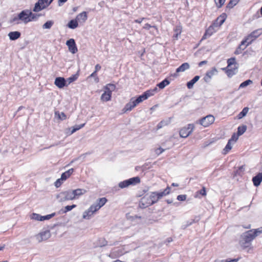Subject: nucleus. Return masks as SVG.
I'll return each instance as SVG.
<instances>
[{"mask_svg": "<svg viewBox=\"0 0 262 262\" xmlns=\"http://www.w3.org/2000/svg\"><path fill=\"white\" fill-rule=\"evenodd\" d=\"M250 230L242 233L239 237V244L243 249L249 248L251 246V242L254 239Z\"/></svg>", "mask_w": 262, "mask_h": 262, "instance_id": "f257e3e1", "label": "nucleus"}, {"mask_svg": "<svg viewBox=\"0 0 262 262\" xmlns=\"http://www.w3.org/2000/svg\"><path fill=\"white\" fill-rule=\"evenodd\" d=\"M225 15H221L218 17L213 24L211 25L206 31L205 33L203 35L202 39H205L207 37H210L214 32L216 31L215 28L221 26L225 20Z\"/></svg>", "mask_w": 262, "mask_h": 262, "instance_id": "f03ea898", "label": "nucleus"}, {"mask_svg": "<svg viewBox=\"0 0 262 262\" xmlns=\"http://www.w3.org/2000/svg\"><path fill=\"white\" fill-rule=\"evenodd\" d=\"M170 187H167V188L164 190V191L160 192H151L149 195L150 196L151 202L152 205L156 203L158 201L162 198L163 196L168 194L170 192Z\"/></svg>", "mask_w": 262, "mask_h": 262, "instance_id": "7ed1b4c3", "label": "nucleus"}, {"mask_svg": "<svg viewBox=\"0 0 262 262\" xmlns=\"http://www.w3.org/2000/svg\"><path fill=\"white\" fill-rule=\"evenodd\" d=\"M56 198L60 202L75 199L72 190L61 192L56 195Z\"/></svg>", "mask_w": 262, "mask_h": 262, "instance_id": "20e7f679", "label": "nucleus"}, {"mask_svg": "<svg viewBox=\"0 0 262 262\" xmlns=\"http://www.w3.org/2000/svg\"><path fill=\"white\" fill-rule=\"evenodd\" d=\"M140 182V179L139 177H133L128 180L120 182L118 186L121 188H126L129 185H135Z\"/></svg>", "mask_w": 262, "mask_h": 262, "instance_id": "39448f33", "label": "nucleus"}, {"mask_svg": "<svg viewBox=\"0 0 262 262\" xmlns=\"http://www.w3.org/2000/svg\"><path fill=\"white\" fill-rule=\"evenodd\" d=\"M151 200L149 194H147L141 199L139 202V207L142 208H145L152 205Z\"/></svg>", "mask_w": 262, "mask_h": 262, "instance_id": "423d86ee", "label": "nucleus"}, {"mask_svg": "<svg viewBox=\"0 0 262 262\" xmlns=\"http://www.w3.org/2000/svg\"><path fill=\"white\" fill-rule=\"evenodd\" d=\"M193 125L189 124L187 127H183L180 131V136L182 138H186L192 132Z\"/></svg>", "mask_w": 262, "mask_h": 262, "instance_id": "0eeeda50", "label": "nucleus"}, {"mask_svg": "<svg viewBox=\"0 0 262 262\" xmlns=\"http://www.w3.org/2000/svg\"><path fill=\"white\" fill-rule=\"evenodd\" d=\"M29 9L23 10L18 14V18L20 19V21L25 24L30 22L29 18Z\"/></svg>", "mask_w": 262, "mask_h": 262, "instance_id": "6e6552de", "label": "nucleus"}, {"mask_svg": "<svg viewBox=\"0 0 262 262\" xmlns=\"http://www.w3.org/2000/svg\"><path fill=\"white\" fill-rule=\"evenodd\" d=\"M214 121V117L212 115H209L200 120V124L205 127H207L213 123Z\"/></svg>", "mask_w": 262, "mask_h": 262, "instance_id": "1a4fd4ad", "label": "nucleus"}, {"mask_svg": "<svg viewBox=\"0 0 262 262\" xmlns=\"http://www.w3.org/2000/svg\"><path fill=\"white\" fill-rule=\"evenodd\" d=\"M51 236V233L49 230H47L44 231L40 232L38 234L36 235V238L38 242H41L43 241H46Z\"/></svg>", "mask_w": 262, "mask_h": 262, "instance_id": "9d476101", "label": "nucleus"}, {"mask_svg": "<svg viewBox=\"0 0 262 262\" xmlns=\"http://www.w3.org/2000/svg\"><path fill=\"white\" fill-rule=\"evenodd\" d=\"M139 103L136 101V99L134 97L132 98L129 102L127 103L124 107L123 110L124 113L130 111L133 108L136 106Z\"/></svg>", "mask_w": 262, "mask_h": 262, "instance_id": "9b49d317", "label": "nucleus"}, {"mask_svg": "<svg viewBox=\"0 0 262 262\" xmlns=\"http://www.w3.org/2000/svg\"><path fill=\"white\" fill-rule=\"evenodd\" d=\"M66 45L68 47L69 50L73 54L76 53L78 50L76 45L75 40L71 38L68 40L66 42Z\"/></svg>", "mask_w": 262, "mask_h": 262, "instance_id": "f8f14e48", "label": "nucleus"}, {"mask_svg": "<svg viewBox=\"0 0 262 262\" xmlns=\"http://www.w3.org/2000/svg\"><path fill=\"white\" fill-rule=\"evenodd\" d=\"M217 73V69L215 67L212 68L210 70L206 72L205 76L203 78L204 80L206 83L209 82L212 77Z\"/></svg>", "mask_w": 262, "mask_h": 262, "instance_id": "ddd939ff", "label": "nucleus"}, {"mask_svg": "<svg viewBox=\"0 0 262 262\" xmlns=\"http://www.w3.org/2000/svg\"><path fill=\"white\" fill-rule=\"evenodd\" d=\"M95 208L92 205L87 210H85L83 213L82 217L84 219L89 220L93 216V214L95 213L97 211H94Z\"/></svg>", "mask_w": 262, "mask_h": 262, "instance_id": "4468645a", "label": "nucleus"}, {"mask_svg": "<svg viewBox=\"0 0 262 262\" xmlns=\"http://www.w3.org/2000/svg\"><path fill=\"white\" fill-rule=\"evenodd\" d=\"M261 33L262 31L260 29L255 30L253 31L250 34H249L245 40H247V42L248 40L251 39V40L249 41L251 43L253 40L257 38Z\"/></svg>", "mask_w": 262, "mask_h": 262, "instance_id": "2eb2a0df", "label": "nucleus"}, {"mask_svg": "<svg viewBox=\"0 0 262 262\" xmlns=\"http://www.w3.org/2000/svg\"><path fill=\"white\" fill-rule=\"evenodd\" d=\"M107 202V199L105 198H102L99 199L95 204L92 205L95 208L94 211H98L101 207H102Z\"/></svg>", "mask_w": 262, "mask_h": 262, "instance_id": "dca6fc26", "label": "nucleus"}, {"mask_svg": "<svg viewBox=\"0 0 262 262\" xmlns=\"http://www.w3.org/2000/svg\"><path fill=\"white\" fill-rule=\"evenodd\" d=\"M54 84L59 89L66 85V81L63 77H59L55 78Z\"/></svg>", "mask_w": 262, "mask_h": 262, "instance_id": "f3484780", "label": "nucleus"}, {"mask_svg": "<svg viewBox=\"0 0 262 262\" xmlns=\"http://www.w3.org/2000/svg\"><path fill=\"white\" fill-rule=\"evenodd\" d=\"M238 68L237 66H235V67H231V68H222V70L225 71L227 75L229 77H231L233 75L235 74L237 71V69Z\"/></svg>", "mask_w": 262, "mask_h": 262, "instance_id": "a211bd4d", "label": "nucleus"}, {"mask_svg": "<svg viewBox=\"0 0 262 262\" xmlns=\"http://www.w3.org/2000/svg\"><path fill=\"white\" fill-rule=\"evenodd\" d=\"M252 181L255 186H258L262 181V173L259 172L252 178Z\"/></svg>", "mask_w": 262, "mask_h": 262, "instance_id": "6ab92c4d", "label": "nucleus"}, {"mask_svg": "<svg viewBox=\"0 0 262 262\" xmlns=\"http://www.w3.org/2000/svg\"><path fill=\"white\" fill-rule=\"evenodd\" d=\"M88 18L87 13L83 11L79 14H78L76 17L77 21L79 22L84 23L86 21Z\"/></svg>", "mask_w": 262, "mask_h": 262, "instance_id": "aec40b11", "label": "nucleus"}, {"mask_svg": "<svg viewBox=\"0 0 262 262\" xmlns=\"http://www.w3.org/2000/svg\"><path fill=\"white\" fill-rule=\"evenodd\" d=\"M112 93L110 91L105 90L101 96V100L102 101H108L111 100Z\"/></svg>", "mask_w": 262, "mask_h": 262, "instance_id": "412c9836", "label": "nucleus"}, {"mask_svg": "<svg viewBox=\"0 0 262 262\" xmlns=\"http://www.w3.org/2000/svg\"><path fill=\"white\" fill-rule=\"evenodd\" d=\"M20 33L18 31L10 32L8 34V36L10 40H15L19 38L20 36Z\"/></svg>", "mask_w": 262, "mask_h": 262, "instance_id": "4be33fe9", "label": "nucleus"}, {"mask_svg": "<svg viewBox=\"0 0 262 262\" xmlns=\"http://www.w3.org/2000/svg\"><path fill=\"white\" fill-rule=\"evenodd\" d=\"M73 195H74V199H76L78 198L79 196L83 195L84 194L86 191L84 189H77L75 190H72Z\"/></svg>", "mask_w": 262, "mask_h": 262, "instance_id": "5701e85b", "label": "nucleus"}, {"mask_svg": "<svg viewBox=\"0 0 262 262\" xmlns=\"http://www.w3.org/2000/svg\"><path fill=\"white\" fill-rule=\"evenodd\" d=\"M189 68L190 66L189 63L187 62H185L181 64L178 68L177 69L176 72L179 73L184 72L185 70L189 69Z\"/></svg>", "mask_w": 262, "mask_h": 262, "instance_id": "b1692460", "label": "nucleus"}, {"mask_svg": "<svg viewBox=\"0 0 262 262\" xmlns=\"http://www.w3.org/2000/svg\"><path fill=\"white\" fill-rule=\"evenodd\" d=\"M200 79L199 76H194L192 79L187 82V86L189 89H191L193 88L194 84L196 82Z\"/></svg>", "mask_w": 262, "mask_h": 262, "instance_id": "393cba45", "label": "nucleus"}, {"mask_svg": "<svg viewBox=\"0 0 262 262\" xmlns=\"http://www.w3.org/2000/svg\"><path fill=\"white\" fill-rule=\"evenodd\" d=\"M78 21L76 19L71 20L68 24V27L72 29H74L78 27Z\"/></svg>", "mask_w": 262, "mask_h": 262, "instance_id": "a878e982", "label": "nucleus"}, {"mask_svg": "<svg viewBox=\"0 0 262 262\" xmlns=\"http://www.w3.org/2000/svg\"><path fill=\"white\" fill-rule=\"evenodd\" d=\"M158 89L157 88H154L152 90L146 91L144 93L147 96L148 99L149 97L153 96L156 93H157Z\"/></svg>", "mask_w": 262, "mask_h": 262, "instance_id": "bb28decb", "label": "nucleus"}, {"mask_svg": "<svg viewBox=\"0 0 262 262\" xmlns=\"http://www.w3.org/2000/svg\"><path fill=\"white\" fill-rule=\"evenodd\" d=\"M85 125V123L81 124L80 125H76L73 127L72 130L70 132L69 134L68 133H67L68 135H71L77 130L80 129V128H82Z\"/></svg>", "mask_w": 262, "mask_h": 262, "instance_id": "cd10ccee", "label": "nucleus"}, {"mask_svg": "<svg viewBox=\"0 0 262 262\" xmlns=\"http://www.w3.org/2000/svg\"><path fill=\"white\" fill-rule=\"evenodd\" d=\"M232 142H231V140H228V142L224 148L223 151H224V154H226L227 152H228L232 148V145L233 144Z\"/></svg>", "mask_w": 262, "mask_h": 262, "instance_id": "c85d7f7f", "label": "nucleus"}, {"mask_svg": "<svg viewBox=\"0 0 262 262\" xmlns=\"http://www.w3.org/2000/svg\"><path fill=\"white\" fill-rule=\"evenodd\" d=\"M250 231H252L251 233L255 238L256 236L262 233V227L256 229H251Z\"/></svg>", "mask_w": 262, "mask_h": 262, "instance_id": "c756f323", "label": "nucleus"}, {"mask_svg": "<svg viewBox=\"0 0 262 262\" xmlns=\"http://www.w3.org/2000/svg\"><path fill=\"white\" fill-rule=\"evenodd\" d=\"M247 129V126L245 125H243L242 126H238L237 128V134L239 136L243 135Z\"/></svg>", "mask_w": 262, "mask_h": 262, "instance_id": "7c9ffc66", "label": "nucleus"}, {"mask_svg": "<svg viewBox=\"0 0 262 262\" xmlns=\"http://www.w3.org/2000/svg\"><path fill=\"white\" fill-rule=\"evenodd\" d=\"M44 9V7L43 6H41V5H40V2L39 1H38L35 4V6L33 9V11L34 12H39L42 10Z\"/></svg>", "mask_w": 262, "mask_h": 262, "instance_id": "2f4dec72", "label": "nucleus"}, {"mask_svg": "<svg viewBox=\"0 0 262 262\" xmlns=\"http://www.w3.org/2000/svg\"><path fill=\"white\" fill-rule=\"evenodd\" d=\"M29 18L30 19V21L33 20H36L40 15L37 14L35 13H33L30 10H29Z\"/></svg>", "mask_w": 262, "mask_h": 262, "instance_id": "473e14b6", "label": "nucleus"}, {"mask_svg": "<svg viewBox=\"0 0 262 262\" xmlns=\"http://www.w3.org/2000/svg\"><path fill=\"white\" fill-rule=\"evenodd\" d=\"M54 25V21L53 20H48L42 25V28L43 29H50Z\"/></svg>", "mask_w": 262, "mask_h": 262, "instance_id": "72a5a7b5", "label": "nucleus"}, {"mask_svg": "<svg viewBox=\"0 0 262 262\" xmlns=\"http://www.w3.org/2000/svg\"><path fill=\"white\" fill-rule=\"evenodd\" d=\"M228 63V66L227 68H231L232 67V66H233L234 67H235V66H237V63L235 61V58H231L228 59L227 60Z\"/></svg>", "mask_w": 262, "mask_h": 262, "instance_id": "f704fd0d", "label": "nucleus"}, {"mask_svg": "<svg viewBox=\"0 0 262 262\" xmlns=\"http://www.w3.org/2000/svg\"><path fill=\"white\" fill-rule=\"evenodd\" d=\"M169 83V81L167 79H165L164 80L160 82L157 85L160 89H163L166 85H168Z\"/></svg>", "mask_w": 262, "mask_h": 262, "instance_id": "c9c22d12", "label": "nucleus"}, {"mask_svg": "<svg viewBox=\"0 0 262 262\" xmlns=\"http://www.w3.org/2000/svg\"><path fill=\"white\" fill-rule=\"evenodd\" d=\"M247 43V40H243L241 44L239 45V46H238V47L236 49V50L234 52V54H236V55H238V54H239L242 53V51H241V47H242L243 46H244L245 44H246Z\"/></svg>", "mask_w": 262, "mask_h": 262, "instance_id": "e433bc0d", "label": "nucleus"}, {"mask_svg": "<svg viewBox=\"0 0 262 262\" xmlns=\"http://www.w3.org/2000/svg\"><path fill=\"white\" fill-rule=\"evenodd\" d=\"M239 0H230L227 5V7L229 9L232 8L235 6L238 2Z\"/></svg>", "mask_w": 262, "mask_h": 262, "instance_id": "4c0bfd02", "label": "nucleus"}, {"mask_svg": "<svg viewBox=\"0 0 262 262\" xmlns=\"http://www.w3.org/2000/svg\"><path fill=\"white\" fill-rule=\"evenodd\" d=\"M248 111H249V108L248 107H244L242 111L241 112L239 113V114H238V118L239 119L241 118H242L243 117H244V116H245L248 113Z\"/></svg>", "mask_w": 262, "mask_h": 262, "instance_id": "58836bf2", "label": "nucleus"}, {"mask_svg": "<svg viewBox=\"0 0 262 262\" xmlns=\"http://www.w3.org/2000/svg\"><path fill=\"white\" fill-rule=\"evenodd\" d=\"M182 29L181 27L177 26L174 29L175 34L173 35V37L177 39L178 38V36L181 33Z\"/></svg>", "mask_w": 262, "mask_h": 262, "instance_id": "ea45409f", "label": "nucleus"}, {"mask_svg": "<svg viewBox=\"0 0 262 262\" xmlns=\"http://www.w3.org/2000/svg\"><path fill=\"white\" fill-rule=\"evenodd\" d=\"M253 83V81L250 80V79H248V80H247L245 81H244L243 82H242L239 86V89H241V88H244L245 87H246L247 86L249 85V84H252Z\"/></svg>", "mask_w": 262, "mask_h": 262, "instance_id": "a19ab883", "label": "nucleus"}, {"mask_svg": "<svg viewBox=\"0 0 262 262\" xmlns=\"http://www.w3.org/2000/svg\"><path fill=\"white\" fill-rule=\"evenodd\" d=\"M116 88V86L113 84H107L104 86V89L107 91H110L112 93Z\"/></svg>", "mask_w": 262, "mask_h": 262, "instance_id": "79ce46f5", "label": "nucleus"}, {"mask_svg": "<svg viewBox=\"0 0 262 262\" xmlns=\"http://www.w3.org/2000/svg\"><path fill=\"white\" fill-rule=\"evenodd\" d=\"M31 219L32 220H36V221H41V215H40V214H37V213H33L32 215H31Z\"/></svg>", "mask_w": 262, "mask_h": 262, "instance_id": "37998d69", "label": "nucleus"}, {"mask_svg": "<svg viewBox=\"0 0 262 262\" xmlns=\"http://www.w3.org/2000/svg\"><path fill=\"white\" fill-rule=\"evenodd\" d=\"M55 215V213H53L45 216H41V221L44 220H48L54 217Z\"/></svg>", "mask_w": 262, "mask_h": 262, "instance_id": "c03bdc74", "label": "nucleus"}, {"mask_svg": "<svg viewBox=\"0 0 262 262\" xmlns=\"http://www.w3.org/2000/svg\"><path fill=\"white\" fill-rule=\"evenodd\" d=\"M11 23H15V24H19L20 23V19L18 18V14L14 17L12 19L10 20Z\"/></svg>", "mask_w": 262, "mask_h": 262, "instance_id": "a18cd8bd", "label": "nucleus"}, {"mask_svg": "<svg viewBox=\"0 0 262 262\" xmlns=\"http://www.w3.org/2000/svg\"><path fill=\"white\" fill-rule=\"evenodd\" d=\"M245 170L244 166H241L238 167L236 171V174L239 176H242Z\"/></svg>", "mask_w": 262, "mask_h": 262, "instance_id": "49530a36", "label": "nucleus"}, {"mask_svg": "<svg viewBox=\"0 0 262 262\" xmlns=\"http://www.w3.org/2000/svg\"><path fill=\"white\" fill-rule=\"evenodd\" d=\"M76 207V205H72L71 206H69V205L66 206L64 207V210L63 211V213H66L69 211H71L72 209L75 208Z\"/></svg>", "mask_w": 262, "mask_h": 262, "instance_id": "de8ad7c7", "label": "nucleus"}, {"mask_svg": "<svg viewBox=\"0 0 262 262\" xmlns=\"http://www.w3.org/2000/svg\"><path fill=\"white\" fill-rule=\"evenodd\" d=\"M78 77V74H75L72 75L71 77L68 78V81L69 83H70L74 81H75Z\"/></svg>", "mask_w": 262, "mask_h": 262, "instance_id": "09e8293b", "label": "nucleus"}, {"mask_svg": "<svg viewBox=\"0 0 262 262\" xmlns=\"http://www.w3.org/2000/svg\"><path fill=\"white\" fill-rule=\"evenodd\" d=\"M168 122L166 121H161L160 123L157 125V128L160 129L163 126L168 125Z\"/></svg>", "mask_w": 262, "mask_h": 262, "instance_id": "8fccbe9b", "label": "nucleus"}, {"mask_svg": "<svg viewBox=\"0 0 262 262\" xmlns=\"http://www.w3.org/2000/svg\"><path fill=\"white\" fill-rule=\"evenodd\" d=\"M238 137L239 136L237 134L236 135L234 133L232 135L231 138L229 140H231V142H232L233 143H234L237 140Z\"/></svg>", "mask_w": 262, "mask_h": 262, "instance_id": "3c124183", "label": "nucleus"}, {"mask_svg": "<svg viewBox=\"0 0 262 262\" xmlns=\"http://www.w3.org/2000/svg\"><path fill=\"white\" fill-rule=\"evenodd\" d=\"M226 0H219V3L215 2L217 8H220L224 4Z\"/></svg>", "mask_w": 262, "mask_h": 262, "instance_id": "603ef678", "label": "nucleus"}, {"mask_svg": "<svg viewBox=\"0 0 262 262\" xmlns=\"http://www.w3.org/2000/svg\"><path fill=\"white\" fill-rule=\"evenodd\" d=\"M186 199V195H179L177 196V200L181 201H185Z\"/></svg>", "mask_w": 262, "mask_h": 262, "instance_id": "864d4df0", "label": "nucleus"}, {"mask_svg": "<svg viewBox=\"0 0 262 262\" xmlns=\"http://www.w3.org/2000/svg\"><path fill=\"white\" fill-rule=\"evenodd\" d=\"M68 178H69V177L67 174L66 172L62 173L61 176V179L62 181H64L67 180Z\"/></svg>", "mask_w": 262, "mask_h": 262, "instance_id": "5fc2aeb1", "label": "nucleus"}, {"mask_svg": "<svg viewBox=\"0 0 262 262\" xmlns=\"http://www.w3.org/2000/svg\"><path fill=\"white\" fill-rule=\"evenodd\" d=\"M58 117L61 120H65L66 119V115L63 112L61 113V114L58 113Z\"/></svg>", "mask_w": 262, "mask_h": 262, "instance_id": "6e6d98bb", "label": "nucleus"}, {"mask_svg": "<svg viewBox=\"0 0 262 262\" xmlns=\"http://www.w3.org/2000/svg\"><path fill=\"white\" fill-rule=\"evenodd\" d=\"M61 181L62 180L61 178L57 180L55 182V186L56 187H59L61 184Z\"/></svg>", "mask_w": 262, "mask_h": 262, "instance_id": "4d7b16f0", "label": "nucleus"}, {"mask_svg": "<svg viewBox=\"0 0 262 262\" xmlns=\"http://www.w3.org/2000/svg\"><path fill=\"white\" fill-rule=\"evenodd\" d=\"M155 28L156 29H157L156 27L155 26H151L150 25L148 24H146L143 27V28L145 29H147V30H149L150 28Z\"/></svg>", "mask_w": 262, "mask_h": 262, "instance_id": "13d9d810", "label": "nucleus"}, {"mask_svg": "<svg viewBox=\"0 0 262 262\" xmlns=\"http://www.w3.org/2000/svg\"><path fill=\"white\" fill-rule=\"evenodd\" d=\"M164 151V149L160 147L156 150V152L157 155H160Z\"/></svg>", "mask_w": 262, "mask_h": 262, "instance_id": "bf43d9fd", "label": "nucleus"}, {"mask_svg": "<svg viewBox=\"0 0 262 262\" xmlns=\"http://www.w3.org/2000/svg\"><path fill=\"white\" fill-rule=\"evenodd\" d=\"M199 193H200V194H201L202 195H204V196L206 195V193L205 188L204 187H203V188L200 190Z\"/></svg>", "mask_w": 262, "mask_h": 262, "instance_id": "052dcab7", "label": "nucleus"}, {"mask_svg": "<svg viewBox=\"0 0 262 262\" xmlns=\"http://www.w3.org/2000/svg\"><path fill=\"white\" fill-rule=\"evenodd\" d=\"M67 174L68 175V176L70 177V176L74 172V169L71 168L69 169L68 170L66 171Z\"/></svg>", "mask_w": 262, "mask_h": 262, "instance_id": "680f3d73", "label": "nucleus"}, {"mask_svg": "<svg viewBox=\"0 0 262 262\" xmlns=\"http://www.w3.org/2000/svg\"><path fill=\"white\" fill-rule=\"evenodd\" d=\"M67 174L68 175V176L70 177V176L74 172V169L71 168L69 169L68 170L66 171Z\"/></svg>", "mask_w": 262, "mask_h": 262, "instance_id": "e2e57ef3", "label": "nucleus"}, {"mask_svg": "<svg viewBox=\"0 0 262 262\" xmlns=\"http://www.w3.org/2000/svg\"><path fill=\"white\" fill-rule=\"evenodd\" d=\"M67 174L68 175V176L70 177V176L74 172V169L71 168L69 169L68 170L66 171Z\"/></svg>", "mask_w": 262, "mask_h": 262, "instance_id": "0e129e2a", "label": "nucleus"}, {"mask_svg": "<svg viewBox=\"0 0 262 262\" xmlns=\"http://www.w3.org/2000/svg\"><path fill=\"white\" fill-rule=\"evenodd\" d=\"M107 245V242L105 239H102V242L101 243L100 246H105Z\"/></svg>", "mask_w": 262, "mask_h": 262, "instance_id": "69168bd1", "label": "nucleus"}, {"mask_svg": "<svg viewBox=\"0 0 262 262\" xmlns=\"http://www.w3.org/2000/svg\"><path fill=\"white\" fill-rule=\"evenodd\" d=\"M67 1V0H58V5L59 6H61Z\"/></svg>", "mask_w": 262, "mask_h": 262, "instance_id": "338daca9", "label": "nucleus"}, {"mask_svg": "<svg viewBox=\"0 0 262 262\" xmlns=\"http://www.w3.org/2000/svg\"><path fill=\"white\" fill-rule=\"evenodd\" d=\"M101 67L99 64H97L95 66V70L94 72H96V73L99 71L101 69Z\"/></svg>", "mask_w": 262, "mask_h": 262, "instance_id": "774afa93", "label": "nucleus"}]
</instances>
